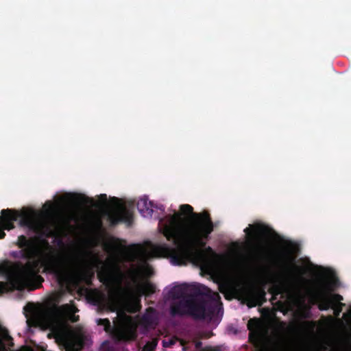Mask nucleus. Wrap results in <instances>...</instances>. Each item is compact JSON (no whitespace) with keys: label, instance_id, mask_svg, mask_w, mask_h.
Listing matches in <instances>:
<instances>
[{"label":"nucleus","instance_id":"1","mask_svg":"<svg viewBox=\"0 0 351 351\" xmlns=\"http://www.w3.org/2000/svg\"><path fill=\"white\" fill-rule=\"evenodd\" d=\"M16 245L21 250L20 257L27 261L23 264H16L17 275L9 282L0 281V295L14 289H27L33 291L41 287L44 278L39 274L42 267L43 273L53 274L60 285L72 280L91 282L94 272L88 267L87 256L90 252H79L62 260L54 256H47L42 261L36 259L38 247L34 239H27L25 235L18 237Z\"/></svg>","mask_w":351,"mask_h":351},{"label":"nucleus","instance_id":"2","mask_svg":"<svg viewBox=\"0 0 351 351\" xmlns=\"http://www.w3.org/2000/svg\"><path fill=\"white\" fill-rule=\"evenodd\" d=\"M180 210L184 215L191 214L190 228H185L180 213L176 212L161 218L158 223L159 230L175 247L166 243L152 245L151 252L154 256L170 258L174 265H184L191 258L204 262L206 240L214 230L210 214L208 212L195 213L189 204L181 205Z\"/></svg>","mask_w":351,"mask_h":351},{"label":"nucleus","instance_id":"3","mask_svg":"<svg viewBox=\"0 0 351 351\" xmlns=\"http://www.w3.org/2000/svg\"><path fill=\"white\" fill-rule=\"evenodd\" d=\"M193 293L185 295L178 301L172 302L170 305V315L172 317L190 315L195 319H204L206 318L211 319L217 310V302L220 300V295L218 293H214L213 300L206 301L199 300L197 298V295H202L199 287L193 289Z\"/></svg>","mask_w":351,"mask_h":351},{"label":"nucleus","instance_id":"4","mask_svg":"<svg viewBox=\"0 0 351 351\" xmlns=\"http://www.w3.org/2000/svg\"><path fill=\"white\" fill-rule=\"evenodd\" d=\"M18 220L20 226L27 228L36 234L47 237L53 235L50 225L45 221L36 218L27 211L19 212L16 210L7 208L1 211L0 239L5 236L4 230H10L14 228V223Z\"/></svg>","mask_w":351,"mask_h":351},{"label":"nucleus","instance_id":"5","mask_svg":"<svg viewBox=\"0 0 351 351\" xmlns=\"http://www.w3.org/2000/svg\"><path fill=\"white\" fill-rule=\"evenodd\" d=\"M331 286L324 278L317 280V287L314 290H309L308 295L314 304H318L320 311H327L332 308L334 310V315L336 317L340 315L342 311V306L344 305L341 302L343 297L337 293H331Z\"/></svg>","mask_w":351,"mask_h":351},{"label":"nucleus","instance_id":"6","mask_svg":"<svg viewBox=\"0 0 351 351\" xmlns=\"http://www.w3.org/2000/svg\"><path fill=\"white\" fill-rule=\"evenodd\" d=\"M111 202L115 205V208L105 213L107 219L111 226H115L119 222H125L130 225L133 220L132 213L120 203L118 197H111Z\"/></svg>","mask_w":351,"mask_h":351},{"label":"nucleus","instance_id":"7","mask_svg":"<svg viewBox=\"0 0 351 351\" xmlns=\"http://www.w3.org/2000/svg\"><path fill=\"white\" fill-rule=\"evenodd\" d=\"M141 274V271L138 268H132L128 271L130 278L136 285L135 300L138 304L141 302V298L143 295L149 296L156 291L155 285L149 281H145L143 283L138 282V278Z\"/></svg>","mask_w":351,"mask_h":351},{"label":"nucleus","instance_id":"8","mask_svg":"<svg viewBox=\"0 0 351 351\" xmlns=\"http://www.w3.org/2000/svg\"><path fill=\"white\" fill-rule=\"evenodd\" d=\"M75 307L68 304L61 306L53 305L47 311V314L57 322H65L69 320L71 322H77L79 320V316L73 313Z\"/></svg>","mask_w":351,"mask_h":351},{"label":"nucleus","instance_id":"9","mask_svg":"<svg viewBox=\"0 0 351 351\" xmlns=\"http://www.w3.org/2000/svg\"><path fill=\"white\" fill-rule=\"evenodd\" d=\"M119 267L110 263H105L97 272L98 279L104 285H110L115 279V275L120 273Z\"/></svg>","mask_w":351,"mask_h":351},{"label":"nucleus","instance_id":"10","mask_svg":"<svg viewBox=\"0 0 351 351\" xmlns=\"http://www.w3.org/2000/svg\"><path fill=\"white\" fill-rule=\"evenodd\" d=\"M270 229L264 224L250 225V227L244 230L247 239L251 242H256L266 237L269 233Z\"/></svg>","mask_w":351,"mask_h":351},{"label":"nucleus","instance_id":"11","mask_svg":"<svg viewBox=\"0 0 351 351\" xmlns=\"http://www.w3.org/2000/svg\"><path fill=\"white\" fill-rule=\"evenodd\" d=\"M283 267L285 269L284 275L287 280L295 282H304L306 281L303 276L304 272L300 267L284 263Z\"/></svg>","mask_w":351,"mask_h":351},{"label":"nucleus","instance_id":"12","mask_svg":"<svg viewBox=\"0 0 351 351\" xmlns=\"http://www.w3.org/2000/svg\"><path fill=\"white\" fill-rule=\"evenodd\" d=\"M137 208L139 213L145 217L152 216L154 208L164 211L165 208L163 205H155L153 202L149 201L147 197L141 198L137 202Z\"/></svg>","mask_w":351,"mask_h":351},{"label":"nucleus","instance_id":"13","mask_svg":"<svg viewBox=\"0 0 351 351\" xmlns=\"http://www.w3.org/2000/svg\"><path fill=\"white\" fill-rule=\"evenodd\" d=\"M195 287L199 288V285H195L191 289H189V286L186 283L176 285L169 291L168 295L173 300H180L185 297V295L193 294V289Z\"/></svg>","mask_w":351,"mask_h":351},{"label":"nucleus","instance_id":"14","mask_svg":"<svg viewBox=\"0 0 351 351\" xmlns=\"http://www.w3.org/2000/svg\"><path fill=\"white\" fill-rule=\"evenodd\" d=\"M141 324L146 328H155L158 324L156 310L153 307H149L142 315Z\"/></svg>","mask_w":351,"mask_h":351},{"label":"nucleus","instance_id":"15","mask_svg":"<svg viewBox=\"0 0 351 351\" xmlns=\"http://www.w3.org/2000/svg\"><path fill=\"white\" fill-rule=\"evenodd\" d=\"M261 322L258 318H252L248 321L247 329L249 330V340L254 343H257L260 339Z\"/></svg>","mask_w":351,"mask_h":351},{"label":"nucleus","instance_id":"16","mask_svg":"<svg viewBox=\"0 0 351 351\" xmlns=\"http://www.w3.org/2000/svg\"><path fill=\"white\" fill-rule=\"evenodd\" d=\"M64 351H80L83 343L80 339L74 335H66L62 339Z\"/></svg>","mask_w":351,"mask_h":351},{"label":"nucleus","instance_id":"17","mask_svg":"<svg viewBox=\"0 0 351 351\" xmlns=\"http://www.w3.org/2000/svg\"><path fill=\"white\" fill-rule=\"evenodd\" d=\"M114 335L119 341H130L135 340L136 338V330L132 328L117 329Z\"/></svg>","mask_w":351,"mask_h":351},{"label":"nucleus","instance_id":"18","mask_svg":"<svg viewBox=\"0 0 351 351\" xmlns=\"http://www.w3.org/2000/svg\"><path fill=\"white\" fill-rule=\"evenodd\" d=\"M265 295V292L263 289L259 292H256L254 291H250L247 294V298L252 303V306H254L258 304L259 299L261 298H264Z\"/></svg>","mask_w":351,"mask_h":351},{"label":"nucleus","instance_id":"19","mask_svg":"<svg viewBox=\"0 0 351 351\" xmlns=\"http://www.w3.org/2000/svg\"><path fill=\"white\" fill-rule=\"evenodd\" d=\"M282 289L280 285L277 283L272 285V286H271L268 290L269 293H271L272 295L271 300H276L277 297L282 293Z\"/></svg>","mask_w":351,"mask_h":351},{"label":"nucleus","instance_id":"20","mask_svg":"<svg viewBox=\"0 0 351 351\" xmlns=\"http://www.w3.org/2000/svg\"><path fill=\"white\" fill-rule=\"evenodd\" d=\"M97 324L99 326H104V330L107 332H110L113 330V327L112 326L110 322L108 319H97Z\"/></svg>","mask_w":351,"mask_h":351},{"label":"nucleus","instance_id":"21","mask_svg":"<svg viewBox=\"0 0 351 351\" xmlns=\"http://www.w3.org/2000/svg\"><path fill=\"white\" fill-rule=\"evenodd\" d=\"M74 201L80 204H92L93 203V199L92 198H89L86 196H76L74 199Z\"/></svg>","mask_w":351,"mask_h":351},{"label":"nucleus","instance_id":"22","mask_svg":"<svg viewBox=\"0 0 351 351\" xmlns=\"http://www.w3.org/2000/svg\"><path fill=\"white\" fill-rule=\"evenodd\" d=\"M178 340V339L177 337H171L168 339H165L162 341V346L165 348H170L174 345Z\"/></svg>","mask_w":351,"mask_h":351},{"label":"nucleus","instance_id":"23","mask_svg":"<svg viewBox=\"0 0 351 351\" xmlns=\"http://www.w3.org/2000/svg\"><path fill=\"white\" fill-rule=\"evenodd\" d=\"M157 346V342L154 341L151 343H147L145 346V349H148L149 351H153Z\"/></svg>","mask_w":351,"mask_h":351},{"label":"nucleus","instance_id":"24","mask_svg":"<svg viewBox=\"0 0 351 351\" xmlns=\"http://www.w3.org/2000/svg\"><path fill=\"white\" fill-rule=\"evenodd\" d=\"M99 199L101 202H102L103 203H106L107 199H108V197H107L106 194H101V195L99 196Z\"/></svg>","mask_w":351,"mask_h":351},{"label":"nucleus","instance_id":"25","mask_svg":"<svg viewBox=\"0 0 351 351\" xmlns=\"http://www.w3.org/2000/svg\"><path fill=\"white\" fill-rule=\"evenodd\" d=\"M5 350V345L3 342V341L0 339V351H4Z\"/></svg>","mask_w":351,"mask_h":351},{"label":"nucleus","instance_id":"26","mask_svg":"<svg viewBox=\"0 0 351 351\" xmlns=\"http://www.w3.org/2000/svg\"><path fill=\"white\" fill-rule=\"evenodd\" d=\"M202 342H201V341H197V342L195 343V348H196L197 349H199V348L202 347Z\"/></svg>","mask_w":351,"mask_h":351},{"label":"nucleus","instance_id":"27","mask_svg":"<svg viewBox=\"0 0 351 351\" xmlns=\"http://www.w3.org/2000/svg\"><path fill=\"white\" fill-rule=\"evenodd\" d=\"M206 251L208 253H213V250L212 249V247H210V246H208V247H204Z\"/></svg>","mask_w":351,"mask_h":351},{"label":"nucleus","instance_id":"28","mask_svg":"<svg viewBox=\"0 0 351 351\" xmlns=\"http://www.w3.org/2000/svg\"><path fill=\"white\" fill-rule=\"evenodd\" d=\"M287 255L285 254H280V257L282 258V259H285L287 258Z\"/></svg>","mask_w":351,"mask_h":351},{"label":"nucleus","instance_id":"29","mask_svg":"<svg viewBox=\"0 0 351 351\" xmlns=\"http://www.w3.org/2000/svg\"><path fill=\"white\" fill-rule=\"evenodd\" d=\"M347 351H351V350H350V349H349V350H348Z\"/></svg>","mask_w":351,"mask_h":351}]
</instances>
